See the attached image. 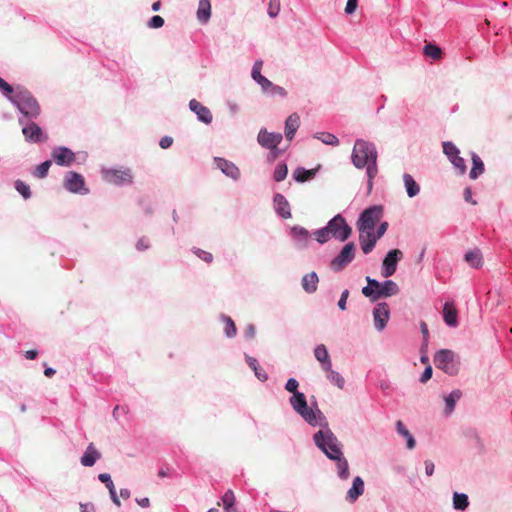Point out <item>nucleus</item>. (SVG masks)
I'll return each mask as SVG.
<instances>
[{"label": "nucleus", "instance_id": "f257e3e1", "mask_svg": "<svg viewBox=\"0 0 512 512\" xmlns=\"http://www.w3.org/2000/svg\"><path fill=\"white\" fill-rule=\"evenodd\" d=\"M377 156V150L373 143L363 139L355 141L351 161L358 169L366 168L368 194L373 189V181L378 173Z\"/></svg>", "mask_w": 512, "mask_h": 512}, {"label": "nucleus", "instance_id": "f03ea898", "mask_svg": "<svg viewBox=\"0 0 512 512\" xmlns=\"http://www.w3.org/2000/svg\"><path fill=\"white\" fill-rule=\"evenodd\" d=\"M289 403L293 410L300 415L306 423L310 426H325L327 427L328 423L326 421L325 416L320 411L317 406V403H314V407H309L306 396L304 393L299 392L292 395L289 399Z\"/></svg>", "mask_w": 512, "mask_h": 512}, {"label": "nucleus", "instance_id": "7ed1b4c3", "mask_svg": "<svg viewBox=\"0 0 512 512\" xmlns=\"http://www.w3.org/2000/svg\"><path fill=\"white\" fill-rule=\"evenodd\" d=\"M10 101L17 106L21 113L30 119H35L40 115L38 101L24 87L17 86L14 95L10 96Z\"/></svg>", "mask_w": 512, "mask_h": 512}, {"label": "nucleus", "instance_id": "20e7f679", "mask_svg": "<svg viewBox=\"0 0 512 512\" xmlns=\"http://www.w3.org/2000/svg\"><path fill=\"white\" fill-rule=\"evenodd\" d=\"M367 286L362 288V294L376 301L381 297H390L399 293L398 285L392 280H385L380 283L369 276L366 277Z\"/></svg>", "mask_w": 512, "mask_h": 512}, {"label": "nucleus", "instance_id": "39448f33", "mask_svg": "<svg viewBox=\"0 0 512 512\" xmlns=\"http://www.w3.org/2000/svg\"><path fill=\"white\" fill-rule=\"evenodd\" d=\"M313 440L315 445L331 460L343 454L337 437L330 429L316 432L313 436Z\"/></svg>", "mask_w": 512, "mask_h": 512}, {"label": "nucleus", "instance_id": "423d86ee", "mask_svg": "<svg viewBox=\"0 0 512 512\" xmlns=\"http://www.w3.org/2000/svg\"><path fill=\"white\" fill-rule=\"evenodd\" d=\"M434 364L436 368L444 371L450 376H455L459 372L460 362L455 353L449 349H441L434 355Z\"/></svg>", "mask_w": 512, "mask_h": 512}, {"label": "nucleus", "instance_id": "0eeeda50", "mask_svg": "<svg viewBox=\"0 0 512 512\" xmlns=\"http://www.w3.org/2000/svg\"><path fill=\"white\" fill-rule=\"evenodd\" d=\"M382 216L383 207L381 205H373L363 210L357 221V229L374 230Z\"/></svg>", "mask_w": 512, "mask_h": 512}, {"label": "nucleus", "instance_id": "6e6552de", "mask_svg": "<svg viewBox=\"0 0 512 512\" xmlns=\"http://www.w3.org/2000/svg\"><path fill=\"white\" fill-rule=\"evenodd\" d=\"M327 228L331 236L339 241L347 240L351 233L352 229L347 224L345 218L341 214H337L327 223Z\"/></svg>", "mask_w": 512, "mask_h": 512}, {"label": "nucleus", "instance_id": "1a4fd4ad", "mask_svg": "<svg viewBox=\"0 0 512 512\" xmlns=\"http://www.w3.org/2000/svg\"><path fill=\"white\" fill-rule=\"evenodd\" d=\"M355 244L354 242L347 243L340 253L332 259L331 268L335 272L342 271L349 263H351L355 257Z\"/></svg>", "mask_w": 512, "mask_h": 512}, {"label": "nucleus", "instance_id": "9d476101", "mask_svg": "<svg viewBox=\"0 0 512 512\" xmlns=\"http://www.w3.org/2000/svg\"><path fill=\"white\" fill-rule=\"evenodd\" d=\"M403 257L402 251L398 249L390 250L385 256L382 264V276L388 278L397 270V263Z\"/></svg>", "mask_w": 512, "mask_h": 512}, {"label": "nucleus", "instance_id": "9b49d317", "mask_svg": "<svg viewBox=\"0 0 512 512\" xmlns=\"http://www.w3.org/2000/svg\"><path fill=\"white\" fill-rule=\"evenodd\" d=\"M22 134L25 140L31 143L46 142L48 139V136L35 122H29L25 124L22 128Z\"/></svg>", "mask_w": 512, "mask_h": 512}, {"label": "nucleus", "instance_id": "f8f14e48", "mask_svg": "<svg viewBox=\"0 0 512 512\" xmlns=\"http://www.w3.org/2000/svg\"><path fill=\"white\" fill-rule=\"evenodd\" d=\"M104 178L109 183L115 185H122L126 183H132L133 176L129 169H111L104 171Z\"/></svg>", "mask_w": 512, "mask_h": 512}, {"label": "nucleus", "instance_id": "ddd939ff", "mask_svg": "<svg viewBox=\"0 0 512 512\" xmlns=\"http://www.w3.org/2000/svg\"><path fill=\"white\" fill-rule=\"evenodd\" d=\"M283 139L281 133L276 132H268L265 128L260 129L257 141L258 143L266 149H275Z\"/></svg>", "mask_w": 512, "mask_h": 512}, {"label": "nucleus", "instance_id": "4468645a", "mask_svg": "<svg viewBox=\"0 0 512 512\" xmlns=\"http://www.w3.org/2000/svg\"><path fill=\"white\" fill-rule=\"evenodd\" d=\"M390 309L386 302L378 303L373 309L374 325L378 331H382L389 320Z\"/></svg>", "mask_w": 512, "mask_h": 512}, {"label": "nucleus", "instance_id": "2eb2a0df", "mask_svg": "<svg viewBox=\"0 0 512 512\" xmlns=\"http://www.w3.org/2000/svg\"><path fill=\"white\" fill-rule=\"evenodd\" d=\"M359 243L364 254H369L374 249L379 238H376L374 230L358 229Z\"/></svg>", "mask_w": 512, "mask_h": 512}, {"label": "nucleus", "instance_id": "dca6fc26", "mask_svg": "<svg viewBox=\"0 0 512 512\" xmlns=\"http://www.w3.org/2000/svg\"><path fill=\"white\" fill-rule=\"evenodd\" d=\"M55 163L60 166H70L75 161V154L66 147L55 148L51 153Z\"/></svg>", "mask_w": 512, "mask_h": 512}, {"label": "nucleus", "instance_id": "f3484780", "mask_svg": "<svg viewBox=\"0 0 512 512\" xmlns=\"http://www.w3.org/2000/svg\"><path fill=\"white\" fill-rule=\"evenodd\" d=\"M84 185V179L80 174L76 172L67 173L64 180V186L67 190L73 193H82V191L86 190Z\"/></svg>", "mask_w": 512, "mask_h": 512}, {"label": "nucleus", "instance_id": "a211bd4d", "mask_svg": "<svg viewBox=\"0 0 512 512\" xmlns=\"http://www.w3.org/2000/svg\"><path fill=\"white\" fill-rule=\"evenodd\" d=\"M262 66L263 61L256 60L252 67L251 77L256 83H258L261 86L264 92H268L269 87L272 86V82L261 74Z\"/></svg>", "mask_w": 512, "mask_h": 512}, {"label": "nucleus", "instance_id": "6ab92c4d", "mask_svg": "<svg viewBox=\"0 0 512 512\" xmlns=\"http://www.w3.org/2000/svg\"><path fill=\"white\" fill-rule=\"evenodd\" d=\"M189 108L191 111H193L196 115L199 121L210 124L212 121V114L210 110L203 106L199 101L196 99H192L189 102Z\"/></svg>", "mask_w": 512, "mask_h": 512}, {"label": "nucleus", "instance_id": "aec40b11", "mask_svg": "<svg viewBox=\"0 0 512 512\" xmlns=\"http://www.w3.org/2000/svg\"><path fill=\"white\" fill-rule=\"evenodd\" d=\"M274 206L276 213L283 219L291 218V209L287 199L280 193L274 196Z\"/></svg>", "mask_w": 512, "mask_h": 512}, {"label": "nucleus", "instance_id": "412c9836", "mask_svg": "<svg viewBox=\"0 0 512 512\" xmlns=\"http://www.w3.org/2000/svg\"><path fill=\"white\" fill-rule=\"evenodd\" d=\"M314 356L319 361L323 371L330 370V367H332V361L324 344H318L314 348Z\"/></svg>", "mask_w": 512, "mask_h": 512}, {"label": "nucleus", "instance_id": "4be33fe9", "mask_svg": "<svg viewBox=\"0 0 512 512\" xmlns=\"http://www.w3.org/2000/svg\"><path fill=\"white\" fill-rule=\"evenodd\" d=\"M363 493L364 481L361 477L357 476L353 480L352 487L347 492L346 499L349 502H355Z\"/></svg>", "mask_w": 512, "mask_h": 512}, {"label": "nucleus", "instance_id": "5701e85b", "mask_svg": "<svg viewBox=\"0 0 512 512\" xmlns=\"http://www.w3.org/2000/svg\"><path fill=\"white\" fill-rule=\"evenodd\" d=\"M101 457V454L96 450L93 443H90L81 457V464L86 467H91Z\"/></svg>", "mask_w": 512, "mask_h": 512}, {"label": "nucleus", "instance_id": "b1692460", "mask_svg": "<svg viewBox=\"0 0 512 512\" xmlns=\"http://www.w3.org/2000/svg\"><path fill=\"white\" fill-rule=\"evenodd\" d=\"M319 278L316 272H311L308 274H305L302 277V287L305 290V292L311 294L316 292L318 287Z\"/></svg>", "mask_w": 512, "mask_h": 512}, {"label": "nucleus", "instance_id": "393cba45", "mask_svg": "<svg viewBox=\"0 0 512 512\" xmlns=\"http://www.w3.org/2000/svg\"><path fill=\"white\" fill-rule=\"evenodd\" d=\"M472 168L469 172V177L473 180L477 179L485 171V166L478 154L471 152Z\"/></svg>", "mask_w": 512, "mask_h": 512}, {"label": "nucleus", "instance_id": "a878e982", "mask_svg": "<svg viewBox=\"0 0 512 512\" xmlns=\"http://www.w3.org/2000/svg\"><path fill=\"white\" fill-rule=\"evenodd\" d=\"M299 127V116L297 114H291L285 122V136L287 140L291 141Z\"/></svg>", "mask_w": 512, "mask_h": 512}, {"label": "nucleus", "instance_id": "bb28decb", "mask_svg": "<svg viewBox=\"0 0 512 512\" xmlns=\"http://www.w3.org/2000/svg\"><path fill=\"white\" fill-rule=\"evenodd\" d=\"M98 479L106 485L107 489L109 490L111 500L113 501V503L115 505H117L119 507L121 505V503L116 494V489H115L113 481L111 480V476L107 473H101V474H99Z\"/></svg>", "mask_w": 512, "mask_h": 512}, {"label": "nucleus", "instance_id": "cd10ccee", "mask_svg": "<svg viewBox=\"0 0 512 512\" xmlns=\"http://www.w3.org/2000/svg\"><path fill=\"white\" fill-rule=\"evenodd\" d=\"M443 318L448 326L456 327L458 324V313L454 307H451L448 303H445L443 308Z\"/></svg>", "mask_w": 512, "mask_h": 512}, {"label": "nucleus", "instance_id": "c85d7f7f", "mask_svg": "<svg viewBox=\"0 0 512 512\" xmlns=\"http://www.w3.org/2000/svg\"><path fill=\"white\" fill-rule=\"evenodd\" d=\"M211 15L210 0H200L197 9V19L201 23H207Z\"/></svg>", "mask_w": 512, "mask_h": 512}, {"label": "nucleus", "instance_id": "c756f323", "mask_svg": "<svg viewBox=\"0 0 512 512\" xmlns=\"http://www.w3.org/2000/svg\"><path fill=\"white\" fill-rule=\"evenodd\" d=\"M403 181H404V185H405V188H406L407 195L410 198L415 197L416 195H418V193L420 191V187H419L417 182L414 180V178L410 174L405 173L403 175Z\"/></svg>", "mask_w": 512, "mask_h": 512}, {"label": "nucleus", "instance_id": "7c9ffc66", "mask_svg": "<svg viewBox=\"0 0 512 512\" xmlns=\"http://www.w3.org/2000/svg\"><path fill=\"white\" fill-rule=\"evenodd\" d=\"M316 172L315 170H307L303 167H297L293 172V178L297 182H306L314 178Z\"/></svg>", "mask_w": 512, "mask_h": 512}, {"label": "nucleus", "instance_id": "2f4dec72", "mask_svg": "<svg viewBox=\"0 0 512 512\" xmlns=\"http://www.w3.org/2000/svg\"><path fill=\"white\" fill-rule=\"evenodd\" d=\"M247 363L249 367L254 371L255 376L262 382L267 381L268 374L264 369L261 368L259 365V362L256 358L253 357H247Z\"/></svg>", "mask_w": 512, "mask_h": 512}, {"label": "nucleus", "instance_id": "473e14b6", "mask_svg": "<svg viewBox=\"0 0 512 512\" xmlns=\"http://www.w3.org/2000/svg\"><path fill=\"white\" fill-rule=\"evenodd\" d=\"M396 430L401 436L406 438L407 448L413 449L416 445L415 439H414L413 435L409 432V430L405 427V425L403 424V422L401 420H398L396 422Z\"/></svg>", "mask_w": 512, "mask_h": 512}, {"label": "nucleus", "instance_id": "72a5a7b5", "mask_svg": "<svg viewBox=\"0 0 512 512\" xmlns=\"http://www.w3.org/2000/svg\"><path fill=\"white\" fill-rule=\"evenodd\" d=\"M462 392L459 389L453 390L449 395L445 397L446 408L445 412L450 414L454 411L456 402L461 398Z\"/></svg>", "mask_w": 512, "mask_h": 512}, {"label": "nucleus", "instance_id": "f704fd0d", "mask_svg": "<svg viewBox=\"0 0 512 512\" xmlns=\"http://www.w3.org/2000/svg\"><path fill=\"white\" fill-rule=\"evenodd\" d=\"M291 236L298 242L306 244L310 234L309 231L301 226H293L290 230Z\"/></svg>", "mask_w": 512, "mask_h": 512}, {"label": "nucleus", "instance_id": "c9c22d12", "mask_svg": "<svg viewBox=\"0 0 512 512\" xmlns=\"http://www.w3.org/2000/svg\"><path fill=\"white\" fill-rule=\"evenodd\" d=\"M465 260L473 268H480L482 266V264H483V262H482V254H481L479 249L468 251L465 254Z\"/></svg>", "mask_w": 512, "mask_h": 512}, {"label": "nucleus", "instance_id": "e433bc0d", "mask_svg": "<svg viewBox=\"0 0 512 512\" xmlns=\"http://www.w3.org/2000/svg\"><path fill=\"white\" fill-rule=\"evenodd\" d=\"M334 460L336 461L338 476L341 479H348L350 473L348 461L346 460V458H344L342 454L341 456L335 458Z\"/></svg>", "mask_w": 512, "mask_h": 512}, {"label": "nucleus", "instance_id": "4c0bfd02", "mask_svg": "<svg viewBox=\"0 0 512 512\" xmlns=\"http://www.w3.org/2000/svg\"><path fill=\"white\" fill-rule=\"evenodd\" d=\"M469 506V499L465 493L454 492L453 507L456 510H465Z\"/></svg>", "mask_w": 512, "mask_h": 512}, {"label": "nucleus", "instance_id": "58836bf2", "mask_svg": "<svg viewBox=\"0 0 512 512\" xmlns=\"http://www.w3.org/2000/svg\"><path fill=\"white\" fill-rule=\"evenodd\" d=\"M315 137L327 145L337 146L339 144V139L332 133L319 132Z\"/></svg>", "mask_w": 512, "mask_h": 512}, {"label": "nucleus", "instance_id": "ea45409f", "mask_svg": "<svg viewBox=\"0 0 512 512\" xmlns=\"http://www.w3.org/2000/svg\"><path fill=\"white\" fill-rule=\"evenodd\" d=\"M442 147H443V152L447 156L449 161H451V159H454L457 155L460 154V151L456 147V145L450 141L443 142Z\"/></svg>", "mask_w": 512, "mask_h": 512}, {"label": "nucleus", "instance_id": "a19ab883", "mask_svg": "<svg viewBox=\"0 0 512 512\" xmlns=\"http://www.w3.org/2000/svg\"><path fill=\"white\" fill-rule=\"evenodd\" d=\"M327 373V378L334 383L337 387L343 388L345 384L344 378L341 376L340 373L334 371L332 367H330L329 371H325Z\"/></svg>", "mask_w": 512, "mask_h": 512}, {"label": "nucleus", "instance_id": "79ce46f5", "mask_svg": "<svg viewBox=\"0 0 512 512\" xmlns=\"http://www.w3.org/2000/svg\"><path fill=\"white\" fill-rule=\"evenodd\" d=\"M424 54L428 57H431L432 59H439L441 57L442 51L440 47L436 46L435 44H426L424 46Z\"/></svg>", "mask_w": 512, "mask_h": 512}, {"label": "nucleus", "instance_id": "37998d69", "mask_svg": "<svg viewBox=\"0 0 512 512\" xmlns=\"http://www.w3.org/2000/svg\"><path fill=\"white\" fill-rule=\"evenodd\" d=\"M288 173V168L285 163H280L276 166L273 174V178L276 182L283 181Z\"/></svg>", "mask_w": 512, "mask_h": 512}, {"label": "nucleus", "instance_id": "c03bdc74", "mask_svg": "<svg viewBox=\"0 0 512 512\" xmlns=\"http://www.w3.org/2000/svg\"><path fill=\"white\" fill-rule=\"evenodd\" d=\"M51 164L52 162L50 160H47L38 165L34 171V176L40 179L46 177Z\"/></svg>", "mask_w": 512, "mask_h": 512}, {"label": "nucleus", "instance_id": "a18cd8bd", "mask_svg": "<svg viewBox=\"0 0 512 512\" xmlns=\"http://www.w3.org/2000/svg\"><path fill=\"white\" fill-rule=\"evenodd\" d=\"M314 234L317 242L320 244L326 243L332 237L327 226L316 230Z\"/></svg>", "mask_w": 512, "mask_h": 512}, {"label": "nucleus", "instance_id": "49530a36", "mask_svg": "<svg viewBox=\"0 0 512 512\" xmlns=\"http://www.w3.org/2000/svg\"><path fill=\"white\" fill-rule=\"evenodd\" d=\"M450 162L453 164L455 169L458 171V174L464 175L466 173L467 166H466L465 160L460 155H457L454 159H451Z\"/></svg>", "mask_w": 512, "mask_h": 512}, {"label": "nucleus", "instance_id": "de8ad7c7", "mask_svg": "<svg viewBox=\"0 0 512 512\" xmlns=\"http://www.w3.org/2000/svg\"><path fill=\"white\" fill-rule=\"evenodd\" d=\"M226 512H238L235 507V496L232 490H226Z\"/></svg>", "mask_w": 512, "mask_h": 512}, {"label": "nucleus", "instance_id": "09e8293b", "mask_svg": "<svg viewBox=\"0 0 512 512\" xmlns=\"http://www.w3.org/2000/svg\"><path fill=\"white\" fill-rule=\"evenodd\" d=\"M15 188L25 199L31 196L30 187L25 182L17 180L15 182Z\"/></svg>", "mask_w": 512, "mask_h": 512}, {"label": "nucleus", "instance_id": "8fccbe9b", "mask_svg": "<svg viewBox=\"0 0 512 512\" xmlns=\"http://www.w3.org/2000/svg\"><path fill=\"white\" fill-rule=\"evenodd\" d=\"M226 176L237 180L240 177V170L233 163L226 161Z\"/></svg>", "mask_w": 512, "mask_h": 512}, {"label": "nucleus", "instance_id": "3c124183", "mask_svg": "<svg viewBox=\"0 0 512 512\" xmlns=\"http://www.w3.org/2000/svg\"><path fill=\"white\" fill-rule=\"evenodd\" d=\"M280 12V0H270L268 6V15L272 18L276 17Z\"/></svg>", "mask_w": 512, "mask_h": 512}, {"label": "nucleus", "instance_id": "603ef678", "mask_svg": "<svg viewBox=\"0 0 512 512\" xmlns=\"http://www.w3.org/2000/svg\"><path fill=\"white\" fill-rule=\"evenodd\" d=\"M0 89L9 99H10V96H13L15 93V89L1 77H0Z\"/></svg>", "mask_w": 512, "mask_h": 512}, {"label": "nucleus", "instance_id": "864d4df0", "mask_svg": "<svg viewBox=\"0 0 512 512\" xmlns=\"http://www.w3.org/2000/svg\"><path fill=\"white\" fill-rule=\"evenodd\" d=\"M298 386H299V383L295 378H289L285 384V389L288 392L293 393V395H294V394L300 392V391H298Z\"/></svg>", "mask_w": 512, "mask_h": 512}, {"label": "nucleus", "instance_id": "5fc2aeb1", "mask_svg": "<svg viewBox=\"0 0 512 512\" xmlns=\"http://www.w3.org/2000/svg\"><path fill=\"white\" fill-rule=\"evenodd\" d=\"M267 93L272 96L279 95L281 97H286V95H287V92L283 87L275 85L273 83H272V86L269 87Z\"/></svg>", "mask_w": 512, "mask_h": 512}, {"label": "nucleus", "instance_id": "6e6d98bb", "mask_svg": "<svg viewBox=\"0 0 512 512\" xmlns=\"http://www.w3.org/2000/svg\"><path fill=\"white\" fill-rule=\"evenodd\" d=\"M236 335V326L234 321L226 316V336L227 337H234Z\"/></svg>", "mask_w": 512, "mask_h": 512}, {"label": "nucleus", "instance_id": "4d7b16f0", "mask_svg": "<svg viewBox=\"0 0 512 512\" xmlns=\"http://www.w3.org/2000/svg\"><path fill=\"white\" fill-rule=\"evenodd\" d=\"M148 25L150 28H161L164 25V19L159 15H155L150 19Z\"/></svg>", "mask_w": 512, "mask_h": 512}, {"label": "nucleus", "instance_id": "13d9d810", "mask_svg": "<svg viewBox=\"0 0 512 512\" xmlns=\"http://www.w3.org/2000/svg\"><path fill=\"white\" fill-rule=\"evenodd\" d=\"M432 374H433V369L430 365L426 366V368L424 369L419 381L421 383H426L429 379H431L432 377Z\"/></svg>", "mask_w": 512, "mask_h": 512}, {"label": "nucleus", "instance_id": "bf43d9fd", "mask_svg": "<svg viewBox=\"0 0 512 512\" xmlns=\"http://www.w3.org/2000/svg\"><path fill=\"white\" fill-rule=\"evenodd\" d=\"M420 329H421V333L423 335V346L427 347L428 338H429V330H428L427 324L424 321H421Z\"/></svg>", "mask_w": 512, "mask_h": 512}, {"label": "nucleus", "instance_id": "052dcab7", "mask_svg": "<svg viewBox=\"0 0 512 512\" xmlns=\"http://www.w3.org/2000/svg\"><path fill=\"white\" fill-rule=\"evenodd\" d=\"M464 200L472 205H476L477 201L472 198L471 187H466L463 192Z\"/></svg>", "mask_w": 512, "mask_h": 512}, {"label": "nucleus", "instance_id": "680f3d73", "mask_svg": "<svg viewBox=\"0 0 512 512\" xmlns=\"http://www.w3.org/2000/svg\"><path fill=\"white\" fill-rule=\"evenodd\" d=\"M358 0H348L345 7L346 14H352L357 8Z\"/></svg>", "mask_w": 512, "mask_h": 512}, {"label": "nucleus", "instance_id": "e2e57ef3", "mask_svg": "<svg viewBox=\"0 0 512 512\" xmlns=\"http://www.w3.org/2000/svg\"><path fill=\"white\" fill-rule=\"evenodd\" d=\"M149 247V240L145 237H142L138 240L137 244H136V248L139 250V251H144L146 250L147 248Z\"/></svg>", "mask_w": 512, "mask_h": 512}, {"label": "nucleus", "instance_id": "0e129e2a", "mask_svg": "<svg viewBox=\"0 0 512 512\" xmlns=\"http://www.w3.org/2000/svg\"><path fill=\"white\" fill-rule=\"evenodd\" d=\"M269 150H270V152H269V154L267 156L268 161H274L281 154V150L278 148V146H276L275 149H269Z\"/></svg>", "mask_w": 512, "mask_h": 512}, {"label": "nucleus", "instance_id": "69168bd1", "mask_svg": "<svg viewBox=\"0 0 512 512\" xmlns=\"http://www.w3.org/2000/svg\"><path fill=\"white\" fill-rule=\"evenodd\" d=\"M172 143H173V139L169 136H165V137L161 138L159 145L162 149H167L172 145Z\"/></svg>", "mask_w": 512, "mask_h": 512}, {"label": "nucleus", "instance_id": "338daca9", "mask_svg": "<svg viewBox=\"0 0 512 512\" xmlns=\"http://www.w3.org/2000/svg\"><path fill=\"white\" fill-rule=\"evenodd\" d=\"M387 228H388V223H387V222H382V223L378 226L377 231L375 232V234H376V238H379V239H380V238L385 234V232H386Z\"/></svg>", "mask_w": 512, "mask_h": 512}, {"label": "nucleus", "instance_id": "774afa93", "mask_svg": "<svg viewBox=\"0 0 512 512\" xmlns=\"http://www.w3.org/2000/svg\"><path fill=\"white\" fill-rule=\"evenodd\" d=\"M196 254L198 255V257H200L201 259H203L204 261H206L208 263L212 261L213 257H212V254L209 252L198 250L196 252Z\"/></svg>", "mask_w": 512, "mask_h": 512}]
</instances>
